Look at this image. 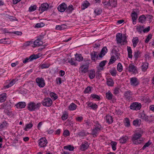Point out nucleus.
Returning a JSON list of instances; mask_svg holds the SVG:
<instances>
[{
	"instance_id": "obj_34",
	"label": "nucleus",
	"mask_w": 154,
	"mask_h": 154,
	"mask_svg": "<svg viewBox=\"0 0 154 154\" xmlns=\"http://www.w3.org/2000/svg\"><path fill=\"white\" fill-rule=\"evenodd\" d=\"M127 50L128 53V57L130 58H132V51L130 47H127Z\"/></svg>"
},
{
	"instance_id": "obj_60",
	"label": "nucleus",
	"mask_w": 154,
	"mask_h": 154,
	"mask_svg": "<svg viewBox=\"0 0 154 154\" xmlns=\"http://www.w3.org/2000/svg\"><path fill=\"white\" fill-rule=\"evenodd\" d=\"M91 87H88L84 90V93L85 94L89 93L91 91Z\"/></svg>"
},
{
	"instance_id": "obj_50",
	"label": "nucleus",
	"mask_w": 154,
	"mask_h": 154,
	"mask_svg": "<svg viewBox=\"0 0 154 154\" xmlns=\"http://www.w3.org/2000/svg\"><path fill=\"white\" fill-rule=\"evenodd\" d=\"M102 10L100 8H97L94 10V13L97 15H100L102 13Z\"/></svg>"
},
{
	"instance_id": "obj_38",
	"label": "nucleus",
	"mask_w": 154,
	"mask_h": 154,
	"mask_svg": "<svg viewBox=\"0 0 154 154\" xmlns=\"http://www.w3.org/2000/svg\"><path fill=\"white\" fill-rule=\"evenodd\" d=\"M100 131L94 128L92 129V134L93 135V137H96Z\"/></svg>"
},
{
	"instance_id": "obj_40",
	"label": "nucleus",
	"mask_w": 154,
	"mask_h": 154,
	"mask_svg": "<svg viewBox=\"0 0 154 154\" xmlns=\"http://www.w3.org/2000/svg\"><path fill=\"white\" fill-rule=\"evenodd\" d=\"M128 140V137L125 136L122 137L119 140L120 143L122 144L125 143L127 140Z\"/></svg>"
},
{
	"instance_id": "obj_3",
	"label": "nucleus",
	"mask_w": 154,
	"mask_h": 154,
	"mask_svg": "<svg viewBox=\"0 0 154 154\" xmlns=\"http://www.w3.org/2000/svg\"><path fill=\"white\" fill-rule=\"evenodd\" d=\"M123 39L122 34L120 33L117 34L116 35V41L117 44L122 46L126 44L128 41L126 39L127 37L125 36Z\"/></svg>"
},
{
	"instance_id": "obj_6",
	"label": "nucleus",
	"mask_w": 154,
	"mask_h": 154,
	"mask_svg": "<svg viewBox=\"0 0 154 154\" xmlns=\"http://www.w3.org/2000/svg\"><path fill=\"white\" fill-rule=\"evenodd\" d=\"M42 105L45 106L50 107L53 104V101L52 99L49 97L45 98L42 101Z\"/></svg>"
},
{
	"instance_id": "obj_11",
	"label": "nucleus",
	"mask_w": 154,
	"mask_h": 154,
	"mask_svg": "<svg viewBox=\"0 0 154 154\" xmlns=\"http://www.w3.org/2000/svg\"><path fill=\"white\" fill-rule=\"evenodd\" d=\"M130 82L131 85L134 87L137 86L139 84V81L137 78L133 77L130 78Z\"/></svg>"
},
{
	"instance_id": "obj_39",
	"label": "nucleus",
	"mask_w": 154,
	"mask_h": 154,
	"mask_svg": "<svg viewBox=\"0 0 154 154\" xmlns=\"http://www.w3.org/2000/svg\"><path fill=\"white\" fill-rule=\"evenodd\" d=\"M50 96L54 100H56L58 97L57 94L53 92H51L50 93Z\"/></svg>"
},
{
	"instance_id": "obj_26",
	"label": "nucleus",
	"mask_w": 154,
	"mask_h": 154,
	"mask_svg": "<svg viewBox=\"0 0 154 154\" xmlns=\"http://www.w3.org/2000/svg\"><path fill=\"white\" fill-rule=\"evenodd\" d=\"M88 76L90 79H93L95 77V72L94 69H92L89 71Z\"/></svg>"
},
{
	"instance_id": "obj_10",
	"label": "nucleus",
	"mask_w": 154,
	"mask_h": 154,
	"mask_svg": "<svg viewBox=\"0 0 154 154\" xmlns=\"http://www.w3.org/2000/svg\"><path fill=\"white\" fill-rule=\"evenodd\" d=\"M127 70L129 72H132L134 74H136L137 72V67L133 63L129 65Z\"/></svg>"
},
{
	"instance_id": "obj_23",
	"label": "nucleus",
	"mask_w": 154,
	"mask_h": 154,
	"mask_svg": "<svg viewBox=\"0 0 154 154\" xmlns=\"http://www.w3.org/2000/svg\"><path fill=\"white\" fill-rule=\"evenodd\" d=\"M105 119L106 120V122L108 124H111L113 122V119L112 117L109 114L107 115Z\"/></svg>"
},
{
	"instance_id": "obj_8",
	"label": "nucleus",
	"mask_w": 154,
	"mask_h": 154,
	"mask_svg": "<svg viewBox=\"0 0 154 154\" xmlns=\"http://www.w3.org/2000/svg\"><path fill=\"white\" fill-rule=\"evenodd\" d=\"M124 95L125 99L128 101H130L133 99V94L130 90L125 91L124 94Z\"/></svg>"
},
{
	"instance_id": "obj_25",
	"label": "nucleus",
	"mask_w": 154,
	"mask_h": 154,
	"mask_svg": "<svg viewBox=\"0 0 154 154\" xmlns=\"http://www.w3.org/2000/svg\"><path fill=\"white\" fill-rule=\"evenodd\" d=\"M88 105L91 108V109L93 110H96L98 108L97 105L96 103H93L92 102L89 103Z\"/></svg>"
},
{
	"instance_id": "obj_41",
	"label": "nucleus",
	"mask_w": 154,
	"mask_h": 154,
	"mask_svg": "<svg viewBox=\"0 0 154 154\" xmlns=\"http://www.w3.org/2000/svg\"><path fill=\"white\" fill-rule=\"evenodd\" d=\"M141 52L138 50H136L134 52V57L135 60H137Z\"/></svg>"
},
{
	"instance_id": "obj_19",
	"label": "nucleus",
	"mask_w": 154,
	"mask_h": 154,
	"mask_svg": "<svg viewBox=\"0 0 154 154\" xmlns=\"http://www.w3.org/2000/svg\"><path fill=\"white\" fill-rule=\"evenodd\" d=\"M140 118L146 122H148L149 120V116H147L144 112H143L140 114Z\"/></svg>"
},
{
	"instance_id": "obj_36",
	"label": "nucleus",
	"mask_w": 154,
	"mask_h": 154,
	"mask_svg": "<svg viewBox=\"0 0 154 154\" xmlns=\"http://www.w3.org/2000/svg\"><path fill=\"white\" fill-rule=\"evenodd\" d=\"M73 9V5H70L67 7L66 10V12L67 13H70L72 12Z\"/></svg>"
},
{
	"instance_id": "obj_2",
	"label": "nucleus",
	"mask_w": 154,
	"mask_h": 154,
	"mask_svg": "<svg viewBox=\"0 0 154 154\" xmlns=\"http://www.w3.org/2000/svg\"><path fill=\"white\" fill-rule=\"evenodd\" d=\"M90 60L86 59L84 60L79 68V72L82 74L86 73L88 71Z\"/></svg>"
},
{
	"instance_id": "obj_46",
	"label": "nucleus",
	"mask_w": 154,
	"mask_h": 154,
	"mask_svg": "<svg viewBox=\"0 0 154 154\" xmlns=\"http://www.w3.org/2000/svg\"><path fill=\"white\" fill-rule=\"evenodd\" d=\"M117 144V142L115 141H112L111 142L110 144L112 146V149L113 151L116 150Z\"/></svg>"
},
{
	"instance_id": "obj_17",
	"label": "nucleus",
	"mask_w": 154,
	"mask_h": 154,
	"mask_svg": "<svg viewBox=\"0 0 154 154\" xmlns=\"http://www.w3.org/2000/svg\"><path fill=\"white\" fill-rule=\"evenodd\" d=\"M131 16L133 21V24L135 25L137 23V14L136 12L134 11L131 13Z\"/></svg>"
},
{
	"instance_id": "obj_57",
	"label": "nucleus",
	"mask_w": 154,
	"mask_h": 154,
	"mask_svg": "<svg viewBox=\"0 0 154 154\" xmlns=\"http://www.w3.org/2000/svg\"><path fill=\"white\" fill-rule=\"evenodd\" d=\"M125 126L127 127H129L130 126L129 119L127 118H125Z\"/></svg>"
},
{
	"instance_id": "obj_52",
	"label": "nucleus",
	"mask_w": 154,
	"mask_h": 154,
	"mask_svg": "<svg viewBox=\"0 0 154 154\" xmlns=\"http://www.w3.org/2000/svg\"><path fill=\"white\" fill-rule=\"evenodd\" d=\"M30 60L32 61L34 59H36L39 57V55L38 54H33L30 56Z\"/></svg>"
},
{
	"instance_id": "obj_54",
	"label": "nucleus",
	"mask_w": 154,
	"mask_h": 154,
	"mask_svg": "<svg viewBox=\"0 0 154 154\" xmlns=\"http://www.w3.org/2000/svg\"><path fill=\"white\" fill-rule=\"evenodd\" d=\"M144 28V27L143 26H137L136 29L137 31L139 33H141L142 31H143V29Z\"/></svg>"
},
{
	"instance_id": "obj_13",
	"label": "nucleus",
	"mask_w": 154,
	"mask_h": 154,
	"mask_svg": "<svg viewBox=\"0 0 154 154\" xmlns=\"http://www.w3.org/2000/svg\"><path fill=\"white\" fill-rule=\"evenodd\" d=\"M49 6L48 4L46 2L42 4L39 8V10L40 11V13H42L45 11H47Z\"/></svg>"
},
{
	"instance_id": "obj_64",
	"label": "nucleus",
	"mask_w": 154,
	"mask_h": 154,
	"mask_svg": "<svg viewBox=\"0 0 154 154\" xmlns=\"http://www.w3.org/2000/svg\"><path fill=\"white\" fill-rule=\"evenodd\" d=\"M106 60H103L101 61L99 64V66L100 67H103L104 66H105L106 63Z\"/></svg>"
},
{
	"instance_id": "obj_15",
	"label": "nucleus",
	"mask_w": 154,
	"mask_h": 154,
	"mask_svg": "<svg viewBox=\"0 0 154 154\" xmlns=\"http://www.w3.org/2000/svg\"><path fill=\"white\" fill-rule=\"evenodd\" d=\"M67 6L64 3H63L59 5L57 8L58 10L61 12H63L66 9Z\"/></svg>"
},
{
	"instance_id": "obj_31",
	"label": "nucleus",
	"mask_w": 154,
	"mask_h": 154,
	"mask_svg": "<svg viewBox=\"0 0 154 154\" xmlns=\"http://www.w3.org/2000/svg\"><path fill=\"white\" fill-rule=\"evenodd\" d=\"M106 84L109 86H113L114 82L112 79H108L106 81Z\"/></svg>"
},
{
	"instance_id": "obj_28",
	"label": "nucleus",
	"mask_w": 154,
	"mask_h": 154,
	"mask_svg": "<svg viewBox=\"0 0 154 154\" xmlns=\"http://www.w3.org/2000/svg\"><path fill=\"white\" fill-rule=\"evenodd\" d=\"M77 106L73 103H71L68 106V109L70 111L75 110L77 108Z\"/></svg>"
},
{
	"instance_id": "obj_12",
	"label": "nucleus",
	"mask_w": 154,
	"mask_h": 154,
	"mask_svg": "<svg viewBox=\"0 0 154 154\" xmlns=\"http://www.w3.org/2000/svg\"><path fill=\"white\" fill-rule=\"evenodd\" d=\"M44 38V36L41 35L40 38H38L34 42V46H33L34 47H38L40 45H42L43 44V42L41 40V39H42Z\"/></svg>"
},
{
	"instance_id": "obj_43",
	"label": "nucleus",
	"mask_w": 154,
	"mask_h": 154,
	"mask_svg": "<svg viewBox=\"0 0 154 154\" xmlns=\"http://www.w3.org/2000/svg\"><path fill=\"white\" fill-rule=\"evenodd\" d=\"M8 40H9L8 38H5L0 39V43L9 44L10 43V42L8 41Z\"/></svg>"
},
{
	"instance_id": "obj_24",
	"label": "nucleus",
	"mask_w": 154,
	"mask_h": 154,
	"mask_svg": "<svg viewBox=\"0 0 154 154\" xmlns=\"http://www.w3.org/2000/svg\"><path fill=\"white\" fill-rule=\"evenodd\" d=\"M15 106L17 108H23L26 106V103L24 102H19L16 104L15 105Z\"/></svg>"
},
{
	"instance_id": "obj_58",
	"label": "nucleus",
	"mask_w": 154,
	"mask_h": 154,
	"mask_svg": "<svg viewBox=\"0 0 154 154\" xmlns=\"http://www.w3.org/2000/svg\"><path fill=\"white\" fill-rule=\"evenodd\" d=\"M91 96L93 99H95L97 100H99L100 99V97L97 95L95 94H91Z\"/></svg>"
},
{
	"instance_id": "obj_30",
	"label": "nucleus",
	"mask_w": 154,
	"mask_h": 154,
	"mask_svg": "<svg viewBox=\"0 0 154 154\" xmlns=\"http://www.w3.org/2000/svg\"><path fill=\"white\" fill-rule=\"evenodd\" d=\"M132 42L133 47L135 48L137 46L139 42L138 38L137 37L134 38L132 39Z\"/></svg>"
},
{
	"instance_id": "obj_56",
	"label": "nucleus",
	"mask_w": 154,
	"mask_h": 154,
	"mask_svg": "<svg viewBox=\"0 0 154 154\" xmlns=\"http://www.w3.org/2000/svg\"><path fill=\"white\" fill-rule=\"evenodd\" d=\"M84 122V124L86 126V127L87 128H89L91 126V123L88 120H85Z\"/></svg>"
},
{
	"instance_id": "obj_14",
	"label": "nucleus",
	"mask_w": 154,
	"mask_h": 154,
	"mask_svg": "<svg viewBox=\"0 0 154 154\" xmlns=\"http://www.w3.org/2000/svg\"><path fill=\"white\" fill-rule=\"evenodd\" d=\"M89 146V144L88 142L85 141L83 142L80 146V149L81 151H84L88 149Z\"/></svg>"
},
{
	"instance_id": "obj_45",
	"label": "nucleus",
	"mask_w": 154,
	"mask_h": 154,
	"mask_svg": "<svg viewBox=\"0 0 154 154\" xmlns=\"http://www.w3.org/2000/svg\"><path fill=\"white\" fill-rule=\"evenodd\" d=\"M64 149L68 150L69 151H73L74 149V147L71 145H68L67 146H65L63 147Z\"/></svg>"
},
{
	"instance_id": "obj_61",
	"label": "nucleus",
	"mask_w": 154,
	"mask_h": 154,
	"mask_svg": "<svg viewBox=\"0 0 154 154\" xmlns=\"http://www.w3.org/2000/svg\"><path fill=\"white\" fill-rule=\"evenodd\" d=\"M63 134L65 137H67L70 135L69 132L68 130H65L64 131Z\"/></svg>"
},
{
	"instance_id": "obj_9",
	"label": "nucleus",
	"mask_w": 154,
	"mask_h": 154,
	"mask_svg": "<svg viewBox=\"0 0 154 154\" xmlns=\"http://www.w3.org/2000/svg\"><path fill=\"white\" fill-rule=\"evenodd\" d=\"M36 82L40 88H43L45 85L44 79L42 78H37L35 79Z\"/></svg>"
},
{
	"instance_id": "obj_20",
	"label": "nucleus",
	"mask_w": 154,
	"mask_h": 154,
	"mask_svg": "<svg viewBox=\"0 0 154 154\" xmlns=\"http://www.w3.org/2000/svg\"><path fill=\"white\" fill-rule=\"evenodd\" d=\"M149 64L146 62H143L141 66L142 71L143 72H146L148 68Z\"/></svg>"
},
{
	"instance_id": "obj_33",
	"label": "nucleus",
	"mask_w": 154,
	"mask_h": 154,
	"mask_svg": "<svg viewBox=\"0 0 154 154\" xmlns=\"http://www.w3.org/2000/svg\"><path fill=\"white\" fill-rule=\"evenodd\" d=\"M33 126V124L31 122H30L29 124H26L25 125V127L24 128L23 130L25 131H27L28 129H30Z\"/></svg>"
},
{
	"instance_id": "obj_62",
	"label": "nucleus",
	"mask_w": 154,
	"mask_h": 154,
	"mask_svg": "<svg viewBox=\"0 0 154 154\" xmlns=\"http://www.w3.org/2000/svg\"><path fill=\"white\" fill-rule=\"evenodd\" d=\"M152 35L151 34H149L147 36L146 39L145 40V42L148 43L150 40L152 38Z\"/></svg>"
},
{
	"instance_id": "obj_47",
	"label": "nucleus",
	"mask_w": 154,
	"mask_h": 154,
	"mask_svg": "<svg viewBox=\"0 0 154 154\" xmlns=\"http://www.w3.org/2000/svg\"><path fill=\"white\" fill-rule=\"evenodd\" d=\"M117 70L119 72H122L123 70V66L121 63H119L117 66Z\"/></svg>"
},
{
	"instance_id": "obj_16",
	"label": "nucleus",
	"mask_w": 154,
	"mask_h": 154,
	"mask_svg": "<svg viewBox=\"0 0 154 154\" xmlns=\"http://www.w3.org/2000/svg\"><path fill=\"white\" fill-rule=\"evenodd\" d=\"M91 60L93 62L96 61L98 57V52L96 51H93L90 54Z\"/></svg>"
},
{
	"instance_id": "obj_59",
	"label": "nucleus",
	"mask_w": 154,
	"mask_h": 154,
	"mask_svg": "<svg viewBox=\"0 0 154 154\" xmlns=\"http://www.w3.org/2000/svg\"><path fill=\"white\" fill-rule=\"evenodd\" d=\"M76 59L78 61L80 62L83 60V57L81 54H78L76 57Z\"/></svg>"
},
{
	"instance_id": "obj_18",
	"label": "nucleus",
	"mask_w": 154,
	"mask_h": 154,
	"mask_svg": "<svg viewBox=\"0 0 154 154\" xmlns=\"http://www.w3.org/2000/svg\"><path fill=\"white\" fill-rule=\"evenodd\" d=\"M90 5V4L87 0L84 1L81 6L82 10H84Z\"/></svg>"
},
{
	"instance_id": "obj_5",
	"label": "nucleus",
	"mask_w": 154,
	"mask_h": 154,
	"mask_svg": "<svg viewBox=\"0 0 154 154\" xmlns=\"http://www.w3.org/2000/svg\"><path fill=\"white\" fill-rule=\"evenodd\" d=\"M129 107L131 110H138L141 108V104L138 102H134L131 104Z\"/></svg>"
},
{
	"instance_id": "obj_48",
	"label": "nucleus",
	"mask_w": 154,
	"mask_h": 154,
	"mask_svg": "<svg viewBox=\"0 0 154 154\" xmlns=\"http://www.w3.org/2000/svg\"><path fill=\"white\" fill-rule=\"evenodd\" d=\"M116 60V58L114 56H112L109 60V62L108 63V65H110L111 64L114 63Z\"/></svg>"
},
{
	"instance_id": "obj_27",
	"label": "nucleus",
	"mask_w": 154,
	"mask_h": 154,
	"mask_svg": "<svg viewBox=\"0 0 154 154\" xmlns=\"http://www.w3.org/2000/svg\"><path fill=\"white\" fill-rule=\"evenodd\" d=\"M7 94L6 93H3L0 95V102L1 103L4 102L7 98Z\"/></svg>"
},
{
	"instance_id": "obj_21",
	"label": "nucleus",
	"mask_w": 154,
	"mask_h": 154,
	"mask_svg": "<svg viewBox=\"0 0 154 154\" xmlns=\"http://www.w3.org/2000/svg\"><path fill=\"white\" fill-rule=\"evenodd\" d=\"M108 5V7H115L116 6L117 4V0H109V3H107Z\"/></svg>"
},
{
	"instance_id": "obj_42",
	"label": "nucleus",
	"mask_w": 154,
	"mask_h": 154,
	"mask_svg": "<svg viewBox=\"0 0 154 154\" xmlns=\"http://www.w3.org/2000/svg\"><path fill=\"white\" fill-rule=\"evenodd\" d=\"M50 66V64L49 63H44L42 64H40L39 66L42 69H47Z\"/></svg>"
},
{
	"instance_id": "obj_55",
	"label": "nucleus",
	"mask_w": 154,
	"mask_h": 154,
	"mask_svg": "<svg viewBox=\"0 0 154 154\" xmlns=\"http://www.w3.org/2000/svg\"><path fill=\"white\" fill-rule=\"evenodd\" d=\"M68 62L69 63L72 65H73L75 66H76L77 65V63L75 62L74 60L71 58L70 60H69L68 61Z\"/></svg>"
},
{
	"instance_id": "obj_53",
	"label": "nucleus",
	"mask_w": 154,
	"mask_h": 154,
	"mask_svg": "<svg viewBox=\"0 0 154 154\" xmlns=\"http://www.w3.org/2000/svg\"><path fill=\"white\" fill-rule=\"evenodd\" d=\"M78 135L80 137H83L87 135L86 133L84 130L79 132L78 134Z\"/></svg>"
},
{
	"instance_id": "obj_32",
	"label": "nucleus",
	"mask_w": 154,
	"mask_h": 154,
	"mask_svg": "<svg viewBox=\"0 0 154 154\" xmlns=\"http://www.w3.org/2000/svg\"><path fill=\"white\" fill-rule=\"evenodd\" d=\"M141 123V120L138 119L134 120L133 122V125L136 127L140 126Z\"/></svg>"
},
{
	"instance_id": "obj_63",
	"label": "nucleus",
	"mask_w": 154,
	"mask_h": 154,
	"mask_svg": "<svg viewBox=\"0 0 154 154\" xmlns=\"http://www.w3.org/2000/svg\"><path fill=\"white\" fill-rule=\"evenodd\" d=\"M36 8L37 6L35 5L31 6L29 8V11H34L36 9Z\"/></svg>"
},
{
	"instance_id": "obj_37",
	"label": "nucleus",
	"mask_w": 154,
	"mask_h": 154,
	"mask_svg": "<svg viewBox=\"0 0 154 154\" xmlns=\"http://www.w3.org/2000/svg\"><path fill=\"white\" fill-rule=\"evenodd\" d=\"M111 75L113 76H116L117 75V71L115 68H113L109 71Z\"/></svg>"
},
{
	"instance_id": "obj_51",
	"label": "nucleus",
	"mask_w": 154,
	"mask_h": 154,
	"mask_svg": "<svg viewBox=\"0 0 154 154\" xmlns=\"http://www.w3.org/2000/svg\"><path fill=\"white\" fill-rule=\"evenodd\" d=\"M66 26L65 24L57 25L56 26L55 29L56 30H61L64 29L65 28L63 27V26Z\"/></svg>"
},
{
	"instance_id": "obj_29",
	"label": "nucleus",
	"mask_w": 154,
	"mask_h": 154,
	"mask_svg": "<svg viewBox=\"0 0 154 154\" xmlns=\"http://www.w3.org/2000/svg\"><path fill=\"white\" fill-rule=\"evenodd\" d=\"M113 95L110 91H109L106 94V97L108 100H111L113 98Z\"/></svg>"
},
{
	"instance_id": "obj_4",
	"label": "nucleus",
	"mask_w": 154,
	"mask_h": 154,
	"mask_svg": "<svg viewBox=\"0 0 154 154\" xmlns=\"http://www.w3.org/2000/svg\"><path fill=\"white\" fill-rule=\"evenodd\" d=\"M41 106V103H38L36 104L33 102H31L28 103L27 106L28 109L30 111H35V109H38Z\"/></svg>"
},
{
	"instance_id": "obj_35",
	"label": "nucleus",
	"mask_w": 154,
	"mask_h": 154,
	"mask_svg": "<svg viewBox=\"0 0 154 154\" xmlns=\"http://www.w3.org/2000/svg\"><path fill=\"white\" fill-rule=\"evenodd\" d=\"M146 19V17L143 14L140 16L138 20L139 22L143 23L145 21Z\"/></svg>"
},
{
	"instance_id": "obj_1",
	"label": "nucleus",
	"mask_w": 154,
	"mask_h": 154,
	"mask_svg": "<svg viewBox=\"0 0 154 154\" xmlns=\"http://www.w3.org/2000/svg\"><path fill=\"white\" fill-rule=\"evenodd\" d=\"M143 133V131L140 130L137 131L132 135L131 140L134 144L138 145L143 142V139L141 137Z\"/></svg>"
},
{
	"instance_id": "obj_22",
	"label": "nucleus",
	"mask_w": 154,
	"mask_h": 154,
	"mask_svg": "<svg viewBox=\"0 0 154 154\" xmlns=\"http://www.w3.org/2000/svg\"><path fill=\"white\" fill-rule=\"evenodd\" d=\"M108 49L105 46L103 48L99 54V57H102L107 53Z\"/></svg>"
},
{
	"instance_id": "obj_49",
	"label": "nucleus",
	"mask_w": 154,
	"mask_h": 154,
	"mask_svg": "<svg viewBox=\"0 0 154 154\" xmlns=\"http://www.w3.org/2000/svg\"><path fill=\"white\" fill-rule=\"evenodd\" d=\"M94 126L95 128H96L100 131L102 128V126L99 124L97 121L95 122V125H94Z\"/></svg>"
},
{
	"instance_id": "obj_44",
	"label": "nucleus",
	"mask_w": 154,
	"mask_h": 154,
	"mask_svg": "<svg viewBox=\"0 0 154 154\" xmlns=\"http://www.w3.org/2000/svg\"><path fill=\"white\" fill-rule=\"evenodd\" d=\"M68 116V113L66 112H65L62 115L61 118L62 120L64 121L67 119Z\"/></svg>"
},
{
	"instance_id": "obj_7",
	"label": "nucleus",
	"mask_w": 154,
	"mask_h": 154,
	"mask_svg": "<svg viewBox=\"0 0 154 154\" xmlns=\"http://www.w3.org/2000/svg\"><path fill=\"white\" fill-rule=\"evenodd\" d=\"M48 143V141L45 137H42L38 141V146L40 147L46 146Z\"/></svg>"
}]
</instances>
